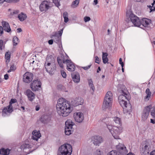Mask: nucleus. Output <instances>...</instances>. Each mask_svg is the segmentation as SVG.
I'll return each instance as SVG.
<instances>
[{"label":"nucleus","mask_w":155,"mask_h":155,"mask_svg":"<svg viewBox=\"0 0 155 155\" xmlns=\"http://www.w3.org/2000/svg\"><path fill=\"white\" fill-rule=\"evenodd\" d=\"M64 99H59L56 105L57 112L60 115L63 117H66L72 111V108H71L70 105L68 102L64 101Z\"/></svg>","instance_id":"nucleus-1"},{"label":"nucleus","mask_w":155,"mask_h":155,"mask_svg":"<svg viewBox=\"0 0 155 155\" xmlns=\"http://www.w3.org/2000/svg\"><path fill=\"white\" fill-rule=\"evenodd\" d=\"M72 152L71 145L68 143H65L59 147L57 155H71Z\"/></svg>","instance_id":"nucleus-2"},{"label":"nucleus","mask_w":155,"mask_h":155,"mask_svg":"<svg viewBox=\"0 0 155 155\" xmlns=\"http://www.w3.org/2000/svg\"><path fill=\"white\" fill-rule=\"evenodd\" d=\"M132 12L130 10H127L126 13V16L127 17H129V18L130 19V22H131L135 26L140 27L142 28V27H140L141 21L140 20L139 18Z\"/></svg>","instance_id":"nucleus-3"},{"label":"nucleus","mask_w":155,"mask_h":155,"mask_svg":"<svg viewBox=\"0 0 155 155\" xmlns=\"http://www.w3.org/2000/svg\"><path fill=\"white\" fill-rule=\"evenodd\" d=\"M112 94L110 91H108L105 97L103 105L104 109L105 108H110L111 106L112 101Z\"/></svg>","instance_id":"nucleus-4"},{"label":"nucleus","mask_w":155,"mask_h":155,"mask_svg":"<svg viewBox=\"0 0 155 155\" xmlns=\"http://www.w3.org/2000/svg\"><path fill=\"white\" fill-rule=\"evenodd\" d=\"M41 83L40 80L38 79L34 80L30 84V87L33 91H38L39 90L38 87H41Z\"/></svg>","instance_id":"nucleus-5"},{"label":"nucleus","mask_w":155,"mask_h":155,"mask_svg":"<svg viewBox=\"0 0 155 155\" xmlns=\"http://www.w3.org/2000/svg\"><path fill=\"white\" fill-rule=\"evenodd\" d=\"M63 63H66L67 69L69 71H73L75 70V64L71 60L67 59L63 60L62 62Z\"/></svg>","instance_id":"nucleus-6"},{"label":"nucleus","mask_w":155,"mask_h":155,"mask_svg":"<svg viewBox=\"0 0 155 155\" xmlns=\"http://www.w3.org/2000/svg\"><path fill=\"white\" fill-rule=\"evenodd\" d=\"M84 102L83 99L81 97H78L72 99L71 101V104L74 107H76L83 104Z\"/></svg>","instance_id":"nucleus-7"},{"label":"nucleus","mask_w":155,"mask_h":155,"mask_svg":"<svg viewBox=\"0 0 155 155\" xmlns=\"http://www.w3.org/2000/svg\"><path fill=\"white\" fill-rule=\"evenodd\" d=\"M33 74L28 72H26L23 75V81L25 83H29L33 80Z\"/></svg>","instance_id":"nucleus-8"},{"label":"nucleus","mask_w":155,"mask_h":155,"mask_svg":"<svg viewBox=\"0 0 155 155\" xmlns=\"http://www.w3.org/2000/svg\"><path fill=\"white\" fill-rule=\"evenodd\" d=\"M151 108V106L150 105L145 107L143 109L142 116V120L143 121H145L147 119Z\"/></svg>","instance_id":"nucleus-9"},{"label":"nucleus","mask_w":155,"mask_h":155,"mask_svg":"<svg viewBox=\"0 0 155 155\" xmlns=\"http://www.w3.org/2000/svg\"><path fill=\"white\" fill-rule=\"evenodd\" d=\"M50 2L45 0L43 1L39 5V9L40 11L42 12L47 10L50 7Z\"/></svg>","instance_id":"nucleus-10"},{"label":"nucleus","mask_w":155,"mask_h":155,"mask_svg":"<svg viewBox=\"0 0 155 155\" xmlns=\"http://www.w3.org/2000/svg\"><path fill=\"white\" fill-rule=\"evenodd\" d=\"M73 117L75 121L79 123L82 122L84 119L83 114L81 112L75 113Z\"/></svg>","instance_id":"nucleus-11"},{"label":"nucleus","mask_w":155,"mask_h":155,"mask_svg":"<svg viewBox=\"0 0 155 155\" xmlns=\"http://www.w3.org/2000/svg\"><path fill=\"white\" fill-rule=\"evenodd\" d=\"M13 111V108L12 104L9 102V105L6 107L4 108L2 111V116L4 117L7 114V112L11 113Z\"/></svg>","instance_id":"nucleus-12"},{"label":"nucleus","mask_w":155,"mask_h":155,"mask_svg":"<svg viewBox=\"0 0 155 155\" xmlns=\"http://www.w3.org/2000/svg\"><path fill=\"white\" fill-rule=\"evenodd\" d=\"M119 127L117 126H113V130L110 132L114 138L117 139H119L118 135L120 134V131Z\"/></svg>","instance_id":"nucleus-13"},{"label":"nucleus","mask_w":155,"mask_h":155,"mask_svg":"<svg viewBox=\"0 0 155 155\" xmlns=\"http://www.w3.org/2000/svg\"><path fill=\"white\" fill-rule=\"evenodd\" d=\"M71 76L73 81L76 83H78L80 81V76L79 73L77 72H75L71 73Z\"/></svg>","instance_id":"nucleus-14"},{"label":"nucleus","mask_w":155,"mask_h":155,"mask_svg":"<svg viewBox=\"0 0 155 155\" xmlns=\"http://www.w3.org/2000/svg\"><path fill=\"white\" fill-rule=\"evenodd\" d=\"M25 94L27 96L29 100L32 101L35 98V94L30 89H27L25 92Z\"/></svg>","instance_id":"nucleus-15"},{"label":"nucleus","mask_w":155,"mask_h":155,"mask_svg":"<svg viewBox=\"0 0 155 155\" xmlns=\"http://www.w3.org/2000/svg\"><path fill=\"white\" fill-rule=\"evenodd\" d=\"M92 139L93 143L96 145H99V144L100 143L103 141L101 137L99 136L93 137H92Z\"/></svg>","instance_id":"nucleus-16"},{"label":"nucleus","mask_w":155,"mask_h":155,"mask_svg":"<svg viewBox=\"0 0 155 155\" xmlns=\"http://www.w3.org/2000/svg\"><path fill=\"white\" fill-rule=\"evenodd\" d=\"M116 148L120 154H123L126 153V148L124 144H119L117 145Z\"/></svg>","instance_id":"nucleus-17"},{"label":"nucleus","mask_w":155,"mask_h":155,"mask_svg":"<svg viewBox=\"0 0 155 155\" xmlns=\"http://www.w3.org/2000/svg\"><path fill=\"white\" fill-rule=\"evenodd\" d=\"M32 139L36 141H38V139L41 137V134L39 130L37 131L36 130H34L32 132Z\"/></svg>","instance_id":"nucleus-18"},{"label":"nucleus","mask_w":155,"mask_h":155,"mask_svg":"<svg viewBox=\"0 0 155 155\" xmlns=\"http://www.w3.org/2000/svg\"><path fill=\"white\" fill-rule=\"evenodd\" d=\"M140 22L141 25L146 27H148V25L151 23V20L147 18H143L141 21Z\"/></svg>","instance_id":"nucleus-19"},{"label":"nucleus","mask_w":155,"mask_h":155,"mask_svg":"<svg viewBox=\"0 0 155 155\" xmlns=\"http://www.w3.org/2000/svg\"><path fill=\"white\" fill-rule=\"evenodd\" d=\"M121 93L122 94L120 95L118 97V99H121L122 98H124L127 99V101H129L130 99V97L129 94H127L124 92L123 90H121Z\"/></svg>","instance_id":"nucleus-20"},{"label":"nucleus","mask_w":155,"mask_h":155,"mask_svg":"<svg viewBox=\"0 0 155 155\" xmlns=\"http://www.w3.org/2000/svg\"><path fill=\"white\" fill-rule=\"evenodd\" d=\"M2 25L4 28V31L8 33H9L11 31L9 23L5 21H3Z\"/></svg>","instance_id":"nucleus-21"},{"label":"nucleus","mask_w":155,"mask_h":155,"mask_svg":"<svg viewBox=\"0 0 155 155\" xmlns=\"http://www.w3.org/2000/svg\"><path fill=\"white\" fill-rule=\"evenodd\" d=\"M74 124V123L71 120H68L65 122V128H69L71 129H73L72 127Z\"/></svg>","instance_id":"nucleus-22"},{"label":"nucleus","mask_w":155,"mask_h":155,"mask_svg":"<svg viewBox=\"0 0 155 155\" xmlns=\"http://www.w3.org/2000/svg\"><path fill=\"white\" fill-rule=\"evenodd\" d=\"M46 71L50 74H54L56 70V66L55 64L51 65V68H48V70H46Z\"/></svg>","instance_id":"nucleus-23"},{"label":"nucleus","mask_w":155,"mask_h":155,"mask_svg":"<svg viewBox=\"0 0 155 155\" xmlns=\"http://www.w3.org/2000/svg\"><path fill=\"white\" fill-rule=\"evenodd\" d=\"M11 150L7 148L5 149L2 147L0 149V154L3 155H8L9 154Z\"/></svg>","instance_id":"nucleus-24"},{"label":"nucleus","mask_w":155,"mask_h":155,"mask_svg":"<svg viewBox=\"0 0 155 155\" xmlns=\"http://www.w3.org/2000/svg\"><path fill=\"white\" fill-rule=\"evenodd\" d=\"M18 17L20 21H22L26 19L27 16L26 14H25L23 12H21L18 15Z\"/></svg>","instance_id":"nucleus-25"},{"label":"nucleus","mask_w":155,"mask_h":155,"mask_svg":"<svg viewBox=\"0 0 155 155\" xmlns=\"http://www.w3.org/2000/svg\"><path fill=\"white\" fill-rule=\"evenodd\" d=\"M40 121L44 124L47 123L49 120V118L48 115H42L40 118Z\"/></svg>","instance_id":"nucleus-26"},{"label":"nucleus","mask_w":155,"mask_h":155,"mask_svg":"<svg viewBox=\"0 0 155 155\" xmlns=\"http://www.w3.org/2000/svg\"><path fill=\"white\" fill-rule=\"evenodd\" d=\"M126 107H124L123 108L124 109H126L127 113H128L129 114H130V113L132 111V106L130 103L129 104H127Z\"/></svg>","instance_id":"nucleus-27"},{"label":"nucleus","mask_w":155,"mask_h":155,"mask_svg":"<svg viewBox=\"0 0 155 155\" xmlns=\"http://www.w3.org/2000/svg\"><path fill=\"white\" fill-rule=\"evenodd\" d=\"M124 98H122L121 99H118L119 103L121 106L123 108L124 107H126L127 102L126 101H125Z\"/></svg>","instance_id":"nucleus-28"},{"label":"nucleus","mask_w":155,"mask_h":155,"mask_svg":"<svg viewBox=\"0 0 155 155\" xmlns=\"http://www.w3.org/2000/svg\"><path fill=\"white\" fill-rule=\"evenodd\" d=\"M114 121L116 124H118L117 126L120 127L121 125V121L120 118L117 117H114Z\"/></svg>","instance_id":"nucleus-29"},{"label":"nucleus","mask_w":155,"mask_h":155,"mask_svg":"<svg viewBox=\"0 0 155 155\" xmlns=\"http://www.w3.org/2000/svg\"><path fill=\"white\" fill-rule=\"evenodd\" d=\"M88 84L91 88L93 91V93L95 90V87L94 86L93 81L92 79H90L88 80Z\"/></svg>","instance_id":"nucleus-30"},{"label":"nucleus","mask_w":155,"mask_h":155,"mask_svg":"<svg viewBox=\"0 0 155 155\" xmlns=\"http://www.w3.org/2000/svg\"><path fill=\"white\" fill-rule=\"evenodd\" d=\"M11 57V54L8 52L7 51L5 53V58L6 59V62L8 64L10 61Z\"/></svg>","instance_id":"nucleus-31"},{"label":"nucleus","mask_w":155,"mask_h":155,"mask_svg":"<svg viewBox=\"0 0 155 155\" xmlns=\"http://www.w3.org/2000/svg\"><path fill=\"white\" fill-rule=\"evenodd\" d=\"M73 131V130L69 128H65V135H69L72 134Z\"/></svg>","instance_id":"nucleus-32"},{"label":"nucleus","mask_w":155,"mask_h":155,"mask_svg":"<svg viewBox=\"0 0 155 155\" xmlns=\"http://www.w3.org/2000/svg\"><path fill=\"white\" fill-rule=\"evenodd\" d=\"M68 15V14L66 12H64L63 14V16L64 19V22L65 23L69 21Z\"/></svg>","instance_id":"nucleus-33"},{"label":"nucleus","mask_w":155,"mask_h":155,"mask_svg":"<svg viewBox=\"0 0 155 155\" xmlns=\"http://www.w3.org/2000/svg\"><path fill=\"white\" fill-rule=\"evenodd\" d=\"M21 148L23 149L24 150H25L27 148L30 149L31 148V146L29 144L26 143L22 144L21 145Z\"/></svg>","instance_id":"nucleus-34"},{"label":"nucleus","mask_w":155,"mask_h":155,"mask_svg":"<svg viewBox=\"0 0 155 155\" xmlns=\"http://www.w3.org/2000/svg\"><path fill=\"white\" fill-rule=\"evenodd\" d=\"M146 93L147 95L144 98L145 99H147L148 98L150 97L151 94V92L150 91V89L148 88L147 89L146 91Z\"/></svg>","instance_id":"nucleus-35"},{"label":"nucleus","mask_w":155,"mask_h":155,"mask_svg":"<svg viewBox=\"0 0 155 155\" xmlns=\"http://www.w3.org/2000/svg\"><path fill=\"white\" fill-rule=\"evenodd\" d=\"M79 2V0H75L72 2L71 7L73 8H75L78 5Z\"/></svg>","instance_id":"nucleus-36"},{"label":"nucleus","mask_w":155,"mask_h":155,"mask_svg":"<svg viewBox=\"0 0 155 155\" xmlns=\"http://www.w3.org/2000/svg\"><path fill=\"white\" fill-rule=\"evenodd\" d=\"M57 88L58 90L66 91H65L66 90V87L62 84H60L58 85Z\"/></svg>","instance_id":"nucleus-37"},{"label":"nucleus","mask_w":155,"mask_h":155,"mask_svg":"<svg viewBox=\"0 0 155 155\" xmlns=\"http://www.w3.org/2000/svg\"><path fill=\"white\" fill-rule=\"evenodd\" d=\"M18 38L16 36L14 37L13 39V45L14 46H16L18 44Z\"/></svg>","instance_id":"nucleus-38"},{"label":"nucleus","mask_w":155,"mask_h":155,"mask_svg":"<svg viewBox=\"0 0 155 155\" xmlns=\"http://www.w3.org/2000/svg\"><path fill=\"white\" fill-rule=\"evenodd\" d=\"M140 154L141 155H149V151L142 149L141 150Z\"/></svg>","instance_id":"nucleus-39"},{"label":"nucleus","mask_w":155,"mask_h":155,"mask_svg":"<svg viewBox=\"0 0 155 155\" xmlns=\"http://www.w3.org/2000/svg\"><path fill=\"white\" fill-rule=\"evenodd\" d=\"M54 60V58L52 56L50 55L47 57L46 58V61H47V62H52Z\"/></svg>","instance_id":"nucleus-40"},{"label":"nucleus","mask_w":155,"mask_h":155,"mask_svg":"<svg viewBox=\"0 0 155 155\" xmlns=\"http://www.w3.org/2000/svg\"><path fill=\"white\" fill-rule=\"evenodd\" d=\"M54 41L55 42L58 44V43H60L61 41V37H54Z\"/></svg>","instance_id":"nucleus-41"},{"label":"nucleus","mask_w":155,"mask_h":155,"mask_svg":"<svg viewBox=\"0 0 155 155\" xmlns=\"http://www.w3.org/2000/svg\"><path fill=\"white\" fill-rule=\"evenodd\" d=\"M51 62L46 61L45 64V68L46 70H48V68L51 67Z\"/></svg>","instance_id":"nucleus-42"},{"label":"nucleus","mask_w":155,"mask_h":155,"mask_svg":"<svg viewBox=\"0 0 155 155\" xmlns=\"http://www.w3.org/2000/svg\"><path fill=\"white\" fill-rule=\"evenodd\" d=\"M57 61L60 66L62 68L63 67V64L62 63L61 60L58 57H57Z\"/></svg>","instance_id":"nucleus-43"},{"label":"nucleus","mask_w":155,"mask_h":155,"mask_svg":"<svg viewBox=\"0 0 155 155\" xmlns=\"http://www.w3.org/2000/svg\"><path fill=\"white\" fill-rule=\"evenodd\" d=\"M151 115L152 117L155 119V108L153 109V110H151L150 112Z\"/></svg>","instance_id":"nucleus-44"},{"label":"nucleus","mask_w":155,"mask_h":155,"mask_svg":"<svg viewBox=\"0 0 155 155\" xmlns=\"http://www.w3.org/2000/svg\"><path fill=\"white\" fill-rule=\"evenodd\" d=\"M102 59L103 60V62L104 64H106L107 63H108V59L107 57L102 58Z\"/></svg>","instance_id":"nucleus-45"},{"label":"nucleus","mask_w":155,"mask_h":155,"mask_svg":"<svg viewBox=\"0 0 155 155\" xmlns=\"http://www.w3.org/2000/svg\"><path fill=\"white\" fill-rule=\"evenodd\" d=\"M106 125L107 128L108 129L110 132L113 130V126H112L110 124H107Z\"/></svg>","instance_id":"nucleus-46"},{"label":"nucleus","mask_w":155,"mask_h":155,"mask_svg":"<svg viewBox=\"0 0 155 155\" xmlns=\"http://www.w3.org/2000/svg\"><path fill=\"white\" fill-rule=\"evenodd\" d=\"M61 74L62 77L64 78H65L66 77V74L65 72L64 71L62 70L61 71Z\"/></svg>","instance_id":"nucleus-47"},{"label":"nucleus","mask_w":155,"mask_h":155,"mask_svg":"<svg viewBox=\"0 0 155 155\" xmlns=\"http://www.w3.org/2000/svg\"><path fill=\"white\" fill-rule=\"evenodd\" d=\"M91 20V18L89 17L85 16L84 18V21L85 22H87Z\"/></svg>","instance_id":"nucleus-48"},{"label":"nucleus","mask_w":155,"mask_h":155,"mask_svg":"<svg viewBox=\"0 0 155 155\" xmlns=\"http://www.w3.org/2000/svg\"><path fill=\"white\" fill-rule=\"evenodd\" d=\"M95 62L96 63L98 64H99L100 61H101V60H100L99 59V58L97 56H95Z\"/></svg>","instance_id":"nucleus-49"},{"label":"nucleus","mask_w":155,"mask_h":155,"mask_svg":"<svg viewBox=\"0 0 155 155\" xmlns=\"http://www.w3.org/2000/svg\"><path fill=\"white\" fill-rule=\"evenodd\" d=\"M17 102V100L16 99L12 98L10 100L9 102L11 103L12 104L15 103Z\"/></svg>","instance_id":"nucleus-50"},{"label":"nucleus","mask_w":155,"mask_h":155,"mask_svg":"<svg viewBox=\"0 0 155 155\" xmlns=\"http://www.w3.org/2000/svg\"><path fill=\"white\" fill-rule=\"evenodd\" d=\"M3 41L2 40H0V50H2V46L3 45Z\"/></svg>","instance_id":"nucleus-51"},{"label":"nucleus","mask_w":155,"mask_h":155,"mask_svg":"<svg viewBox=\"0 0 155 155\" xmlns=\"http://www.w3.org/2000/svg\"><path fill=\"white\" fill-rule=\"evenodd\" d=\"M102 58L107 57L108 54L107 53L102 52Z\"/></svg>","instance_id":"nucleus-52"},{"label":"nucleus","mask_w":155,"mask_h":155,"mask_svg":"<svg viewBox=\"0 0 155 155\" xmlns=\"http://www.w3.org/2000/svg\"><path fill=\"white\" fill-rule=\"evenodd\" d=\"M119 63L121 67H124V62L122 61V59L121 58H120L119 59Z\"/></svg>","instance_id":"nucleus-53"},{"label":"nucleus","mask_w":155,"mask_h":155,"mask_svg":"<svg viewBox=\"0 0 155 155\" xmlns=\"http://www.w3.org/2000/svg\"><path fill=\"white\" fill-rule=\"evenodd\" d=\"M91 66V65H88L87 66L82 67V68L84 70H87L90 68Z\"/></svg>","instance_id":"nucleus-54"},{"label":"nucleus","mask_w":155,"mask_h":155,"mask_svg":"<svg viewBox=\"0 0 155 155\" xmlns=\"http://www.w3.org/2000/svg\"><path fill=\"white\" fill-rule=\"evenodd\" d=\"M63 29L64 28H63L62 29H61L60 31H58V34L60 36L59 37H61V36L62 35V34L63 33Z\"/></svg>","instance_id":"nucleus-55"},{"label":"nucleus","mask_w":155,"mask_h":155,"mask_svg":"<svg viewBox=\"0 0 155 155\" xmlns=\"http://www.w3.org/2000/svg\"><path fill=\"white\" fill-rule=\"evenodd\" d=\"M3 33V28L2 26H0V36H1Z\"/></svg>","instance_id":"nucleus-56"},{"label":"nucleus","mask_w":155,"mask_h":155,"mask_svg":"<svg viewBox=\"0 0 155 155\" xmlns=\"http://www.w3.org/2000/svg\"><path fill=\"white\" fill-rule=\"evenodd\" d=\"M96 155H102L101 154V151L97 149L96 150Z\"/></svg>","instance_id":"nucleus-57"},{"label":"nucleus","mask_w":155,"mask_h":155,"mask_svg":"<svg viewBox=\"0 0 155 155\" xmlns=\"http://www.w3.org/2000/svg\"><path fill=\"white\" fill-rule=\"evenodd\" d=\"M53 2L54 3L55 5L58 7L60 5V2L58 1Z\"/></svg>","instance_id":"nucleus-58"},{"label":"nucleus","mask_w":155,"mask_h":155,"mask_svg":"<svg viewBox=\"0 0 155 155\" xmlns=\"http://www.w3.org/2000/svg\"><path fill=\"white\" fill-rule=\"evenodd\" d=\"M117 154L116 152L112 150L109 153V155H115L114 154Z\"/></svg>","instance_id":"nucleus-59"},{"label":"nucleus","mask_w":155,"mask_h":155,"mask_svg":"<svg viewBox=\"0 0 155 155\" xmlns=\"http://www.w3.org/2000/svg\"><path fill=\"white\" fill-rule=\"evenodd\" d=\"M10 68L12 70V71H14L16 69V68L15 66H14V64H13L11 66Z\"/></svg>","instance_id":"nucleus-60"},{"label":"nucleus","mask_w":155,"mask_h":155,"mask_svg":"<svg viewBox=\"0 0 155 155\" xmlns=\"http://www.w3.org/2000/svg\"><path fill=\"white\" fill-rule=\"evenodd\" d=\"M142 149H143L144 150H149V148L148 147V145H146L144 147V148H142Z\"/></svg>","instance_id":"nucleus-61"},{"label":"nucleus","mask_w":155,"mask_h":155,"mask_svg":"<svg viewBox=\"0 0 155 155\" xmlns=\"http://www.w3.org/2000/svg\"><path fill=\"white\" fill-rule=\"evenodd\" d=\"M4 78L5 80H8L9 78L8 75V74H5L4 76Z\"/></svg>","instance_id":"nucleus-62"},{"label":"nucleus","mask_w":155,"mask_h":155,"mask_svg":"<svg viewBox=\"0 0 155 155\" xmlns=\"http://www.w3.org/2000/svg\"><path fill=\"white\" fill-rule=\"evenodd\" d=\"M54 40L53 39H51L48 41V43L50 45H51L53 44Z\"/></svg>","instance_id":"nucleus-63"},{"label":"nucleus","mask_w":155,"mask_h":155,"mask_svg":"<svg viewBox=\"0 0 155 155\" xmlns=\"http://www.w3.org/2000/svg\"><path fill=\"white\" fill-rule=\"evenodd\" d=\"M150 155H155V149L150 153Z\"/></svg>","instance_id":"nucleus-64"}]
</instances>
